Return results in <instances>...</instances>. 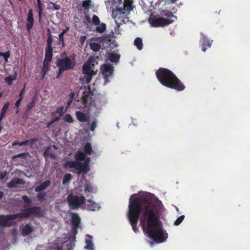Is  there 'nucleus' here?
Returning <instances> with one entry per match:
<instances>
[{
    "mask_svg": "<svg viewBox=\"0 0 250 250\" xmlns=\"http://www.w3.org/2000/svg\"><path fill=\"white\" fill-rule=\"evenodd\" d=\"M136 196L134 194L130 197L127 214L132 229L135 233L138 231L137 225L139 218L143 231L149 238L158 243L164 242L168 234L163 230L162 223L159 220V209L151 201L134 198Z\"/></svg>",
    "mask_w": 250,
    "mask_h": 250,
    "instance_id": "obj_1",
    "label": "nucleus"
},
{
    "mask_svg": "<svg viewBox=\"0 0 250 250\" xmlns=\"http://www.w3.org/2000/svg\"><path fill=\"white\" fill-rule=\"evenodd\" d=\"M156 76L159 82L163 85L176 90H184L186 86L178 77L170 70L161 67L156 72Z\"/></svg>",
    "mask_w": 250,
    "mask_h": 250,
    "instance_id": "obj_2",
    "label": "nucleus"
},
{
    "mask_svg": "<svg viewBox=\"0 0 250 250\" xmlns=\"http://www.w3.org/2000/svg\"><path fill=\"white\" fill-rule=\"evenodd\" d=\"M85 158V153L82 151H78L75 156L76 160L69 161L65 162L64 167H68L71 168H74L75 169L76 173L79 174H81L82 172L86 173L89 170V158H86L83 163L80 162V161H83Z\"/></svg>",
    "mask_w": 250,
    "mask_h": 250,
    "instance_id": "obj_3",
    "label": "nucleus"
},
{
    "mask_svg": "<svg viewBox=\"0 0 250 250\" xmlns=\"http://www.w3.org/2000/svg\"><path fill=\"white\" fill-rule=\"evenodd\" d=\"M132 0H124V2L122 6L113 11L112 13L114 15L115 22L117 24V28L115 29V32H118V34L120 33L119 29L120 25L125 22V15L132 10Z\"/></svg>",
    "mask_w": 250,
    "mask_h": 250,
    "instance_id": "obj_4",
    "label": "nucleus"
},
{
    "mask_svg": "<svg viewBox=\"0 0 250 250\" xmlns=\"http://www.w3.org/2000/svg\"><path fill=\"white\" fill-rule=\"evenodd\" d=\"M57 66L60 68V72L73 69L76 65L74 57H65L58 59L56 62Z\"/></svg>",
    "mask_w": 250,
    "mask_h": 250,
    "instance_id": "obj_5",
    "label": "nucleus"
},
{
    "mask_svg": "<svg viewBox=\"0 0 250 250\" xmlns=\"http://www.w3.org/2000/svg\"><path fill=\"white\" fill-rule=\"evenodd\" d=\"M66 199L69 208L72 209H78L86 201L83 196H78L72 193L68 194Z\"/></svg>",
    "mask_w": 250,
    "mask_h": 250,
    "instance_id": "obj_6",
    "label": "nucleus"
},
{
    "mask_svg": "<svg viewBox=\"0 0 250 250\" xmlns=\"http://www.w3.org/2000/svg\"><path fill=\"white\" fill-rule=\"evenodd\" d=\"M20 218V213L6 215H0V226L2 227H9L15 225V220Z\"/></svg>",
    "mask_w": 250,
    "mask_h": 250,
    "instance_id": "obj_7",
    "label": "nucleus"
},
{
    "mask_svg": "<svg viewBox=\"0 0 250 250\" xmlns=\"http://www.w3.org/2000/svg\"><path fill=\"white\" fill-rule=\"evenodd\" d=\"M20 218H28L31 215L41 216V208L39 207L35 206L24 209L22 212L20 213Z\"/></svg>",
    "mask_w": 250,
    "mask_h": 250,
    "instance_id": "obj_8",
    "label": "nucleus"
},
{
    "mask_svg": "<svg viewBox=\"0 0 250 250\" xmlns=\"http://www.w3.org/2000/svg\"><path fill=\"white\" fill-rule=\"evenodd\" d=\"M91 62H92L91 60H88L83 66V72L85 74L86 83H87L90 82L92 76L96 74V72H95L92 67L89 66V63Z\"/></svg>",
    "mask_w": 250,
    "mask_h": 250,
    "instance_id": "obj_9",
    "label": "nucleus"
},
{
    "mask_svg": "<svg viewBox=\"0 0 250 250\" xmlns=\"http://www.w3.org/2000/svg\"><path fill=\"white\" fill-rule=\"evenodd\" d=\"M82 102L84 106L89 107L94 105V94L91 91H85L83 92V95L82 98Z\"/></svg>",
    "mask_w": 250,
    "mask_h": 250,
    "instance_id": "obj_10",
    "label": "nucleus"
},
{
    "mask_svg": "<svg viewBox=\"0 0 250 250\" xmlns=\"http://www.w3.org/2000/svg\"><path fill=\"white\" fill-rule=\"evenodd\" d=\"M174 21V20L166 19L163 18H158L153 19L151 21V25L153 27H164L169 25Z\"/></svg>",
    "mask_w": 250,
    "mask_h": 250,
    "instance_id": "obj_11",
    "label": "nucleus"
},
{
    "mask_svg": "<svg viewBox=\"0 0 250 250\" xmlns=\"http://www.w3.org/2000/svg\"><path fill=\"white\" fill-rule=\"evenodd\" d=\"M92 22L93 24L95 25H98L100 24L99 26H97L95 28V31L96 32L99 33H103L105 31L106 27V24L104 23H102L100 24V20L97 16L95 15L93 16Z\"/></svg>",
    "mask_w": 250,
    "mask_h": 250,
    "instance_id": "obj_12",
    "label": "nucleus"
},
{
    "mask_svg": "<svg viewBox=\"0 0 250 250\" xmlns=\"http://www.w3.org/2000/svg\"><path fill=\"white\" fill-rule=\"evenodd\" d=\"M102 70V73L105 80V84L109 82L108 78L113 74L114 67L111 64H105L103 66Z\"/></svg>",
    "mask_w": 250,
    "mask_h": 250,
    "instance_id": "obj_13",
    "label": "nucleus"
},
{
    "mask_svg": "<svg viewBox=\"0 0 250 250\" xmlns=\"http://www.w3.org/2000/svg\"><path fill=\"white\" fill-rule=\"evenodd\" d=\"M34 21L33 10L32 9H30L27 15L26 23V27L28 31H30L32 28L34 24Z\"/></svg>",
    "mask_w": 250,
    "mask_h": 250,
    "instance_id": "obj_14",
    "label": "nucleus"
},
{
    "mask_svg": "<svg viewBox=\"0 0 250 250\" xmlns=\"http://www.w3.org/2000/svg\"><path fill=\"white\" fill-rule=\"evenodd\" d=\"M107 103V100L104 96H97L94 103V106L96 108L100 109L102 106L105 105Z\"/></svg>",
    "mask_w": 250,
    "mask_h": 250,
    "instance_id": "obj_15",
    "label": "nucleus"
},
{
    "mask_svg": "<svg viewBox=\"0 0 250 250\" xmlns=\"http://www.w3.org/2000/svg\"><path fill=\"white\" fill-rule=\"evenodd\" d=\"M25 183V181L23 179L15 177L8 183L7 187L9 188H15L17 185H24Z\"/></svg>",
    "mask_w": 250,
    "mask_h": 250,
    "instance_id": "obj_16",
    "label": "nucleus"
},
{
    "mask_svg": "<svg viewBox=\"0 0 250 250\" xmlns=\"http://www.w3.org/2000/svg\"><path fill=\"white\" fill-rule=\"evenodd\" d=\"M202 36V50L203 51L205 52L207 47L209 48L211 45L212 41H209L208 38L203 34H201Z\"/></svg>",
    "mask_w": 250,
    "mask_h": 250,
    "instance_id": "obj_17",
    "label": "nucleus"
},
{
    "mask_svg": "<svg viewBox=\"0 0 250 250\" xmlns=\"http://www.w3.org/2000/svg\"><path fill=\"white\" fill-rule=\"evenodd\" d=\"M85 237V246L84 248L87 250H94V244L92 241V236L89 234H86Z\"/></svg>",
    "mask_w": 250,
    "mask_h": 250,
    "instance_id": "obj_18",
    "label": "nucleus"
},
{
    "mask_svg": "<svg viewBox=\"0 0 250 250\" xmlns=\"http://www.w3.org/2000/svg\"><path fill=\"white\" fill-rule=\"evenodd\" d=\"M86 207L88 210L95 211L100 208V206L96 203L91 199L86 201Z\"/></svg>",
    "mask_w": 250,
    "mask_h": 250,
    "instance_id": "obj_19",
    "label": "nucleus"
},
{
    "mask_svg": "<svg viewBox=\"0 0 250 250\" xmlns=\"http://www.w3.org/2000/svg\"><path fill=\"white\" fill-rule=\"evenodd\" d=\"M71 221L72 225V228H73L74 229H78L79 227L81 219L77 214L73 213L72 214Z\"/></svg>",
    "mask_w": 250,
    "mask_h": 250,
    "instance_id": "obj_20",
    "label": "nucleus"
},
{
    "mask_svg": "<svg viewBox=\"0 0 250 250\" xmlns=\"http://www.w3.org/2000/svg\"><path fill=\"white\" fill-rule=\"evenodd\" d=\"M45 58L43 62L49 63L52 59L53 48H45Z\"/></svg>",
    "mask_w": 250,
    "mask_h": 250,
    "instance_id": "obj_21",
    "label": "nucleus"
},
{
    "mask_svg": "<svg viewBox=\"0 0 250 250\" xmlns=\"http://www.w3.org/2000/svg\"><path fill=\"white\" fill-rule=\"evenodd\" d=\"M34 230V228L30 224H26L22 228L21 233L23 236H27Z\"/></svg>",
    "mask_w": 250,
    "mask_h": 250,
    "instance_id": "obj_22",
    "label": "nucleus"
},
{
    "mask_svg": "<svg viewBox=\"0 0 250 250\" xmlns=\"http://www.w3.org/2000/svg\"><path fill=\"white\" fill-rule=\"evenodd\" d=\"M50 184L51 181L49 180H47L39 186H37L35 188V191L38 192L42 191L47 188L50 185Z\"/></svg>",
    "mask_w": 250,
    "mask_h": 250,
    "instance_id": "obj_23",
    "label": "nucleus"
},
{
    "mask_svg": "<svg viewBox=\"0 0 250 250\" xmlns=\"http://www.w3.org/2000/svg\"><path fill=\"white\" fill-rule=\"evenodd\" d=\"M160 15L165 17L168 18L167 19L174 20V21L177 19V16L174 15L172 11L163 10L160 12Z\"/></svg>",
    "mask_w": 250,
    "mask_h": 250,
    "instance_id": "obj_24",
    "label": "nucleus"
},
{
    "mask_svg": "<svg viewBox=\"0 0 250 250\" xmlns=\"http://www.w3.org/2000/svg\"><path fill=\"white\" fill-rule=\"evenodd\" d=\"M34 141H35L34 139L28 140H26V141H23L21 142H19L17 141H15L12 143V145L13 146H14L16 145H19L21 146H32L34 144Z\"/></svg>",
    "mask_w": 250,
    "mask_h": 250,
    "instance_id": "obj_25",
    "label": "nucleus"
},
{
    "mask_svg": "<svg viewBox=\"0 0 250 250\" xmlns=\"http://www.w3.org/2000/svg\"><path fill=\"white\" fill-rule=\"evenodd\" d=\"M76 116L80 122H85L88 119V117L85 113L80 111H76Z\"/></svg>",
    "mask_w": 250,
    "mask_h": 250,
    "instance_id": "obj_26",
    "label": "nucleus"
},
{
    "mask_svg": "<svg viewBox=\"0 0 250 250\" xmlns=\"http://www.w3.org/2000/svg\"><path fill=\"white\" fill-rule=\"evenodd\" d=\"M47 45L45 48H53L52 47V42H53V37L51 34V30L49 28H48L47 30Z\"/></svg>",
    "mask_w": 250,
    "mask_h": 250,
    "instance_id": "obj_27",
    "label": "nucleus"
},
{
    "mask_svg": "<svg viewBox=\"0 0 250 250\" xmlns=\"http://www.w3.org/2000/svg\"><path fill=\"white\" fill-rule=\"evenodd\" d=\"M43 156L44 157L47 156H49L50 158L52 159H55L56 157V155L54 152L52 151V146H49L46 147L44 152H43Z\"/></svg>",
    "mask_w": 250,
    "mask_h": 250,
    "instance_id": "obj_28",
    "label": "nucleus"
},
{
    "mask_svg": "<svg viewBox=\"0 0 250 250\" xmlns=\"http://www.w3.org/2000/svg\"><path fill=\"white\" fill-rule=\"evenodd\" d=\"M120 55L115 53H111L108 55V60L113 62H118L120 59Z\"/></svg>",
    "mask_w": 250,
    "mask_h": 250,
    "instance_id": "obj_29",
    "label": "nucleus"
},
{
    "mask_svg": "<svg viewBox=\"0 0 250 250\" xmlns=\"http://www.w3.org/2000/svg\"><path fill=\"white\" fill-rule=\"evenodd\" d=\"M37 6L38 9V16L39 21H41L42 14H43V7L41 0H37Z\"/></svg>",
    "mask_w": 250,
    "mask_h": 250,
    "instance_id": "obj_30",
    "label": "nucleus"
},
{
    "mask_svg": "<svg viewBox=\"0 0 250 250\" xmlns=\"http://www.w3.org/2000/svg\"><path fill=\"white\" fill-rule=\"evenodd\" d=\"M17 78L16 74L12 76H9L6 77L4 78V81L8 85H11L12 84L13 81L15 80Z\"/></svg>",
    "mask_w": 250,
    "mask_h": 250,
    "instance_id": "obj_31",
    "label": "nucleus"
},
{
    "mask_svg": "<svg viewBox=\"0 0 250 250\" xmlns=\"http://www.w3.org/2000/svg\"><path fill=\"white\" fill-rule=\"evenodd\" d=\"M134 44L139 50H141L143 47L142 39L139 37L136 38L134 41Z\"/></svg>",
    "mask_w": 250,
    "mask_h": 250,
    "instance_id": "obj_32",
    "label": "nucleus"
},
{
    "mask_svg": "<svg viewBox=\"0 0 250 250\" xmlns=\"http://www.w3.org/2000/svg\"><path fill=\"white\" fill-rule=\"evenodd\" d=\"M47 250H63L62 247L58 245V244L55 243L49 246L47 248Z\"/></svg>",
    "mask_w": 250,
    "mask_h": 250,
    "instance_id": "obj_33",
    "label": "nucleus"
},
{
    "mask_svg": "<svg viewBox=\"0 0 250 250\" xmlns=\"http://www.w3.org/2000/svg\"><path fill=\"white\" fill-rule=\"evenodd\" d=\"M90 47L92 50L94 51H98L100 49L101 46L100 44L98 43L92 42L90 43Z\"/></svg>",
    "mask_w": 250,
    "mask_h": 250,
    "instance_id": "obj_34",
    "label": "nucleus"
},
{
    "mask_svg": "<svg viewBox=\"0 0 250 250\" xmlns=\"http://www.w3.org/2000/svg\"><path fill=\"white\" fill-rule=\"evenodd\" d=\"M84 150L85 154H90L92 152V146L89 143H86L84 146Z\"/></svg>",
    "mask_w": 250,
    "mask_h": 250,
    "instance_id": "obj_35",
    "label": "nucleus"
},
{
    "mask_svg": "<svg viewBox=\"0 0 250 250\" xmlns=\"http://www.w3.org/2000/svg\"><path fill=\"white\" fill-rule=\"evenodd\" d=\"M91 4V0H85L83 1V2L82 3V6L85 10H89L90 8Z\"/></svg>",
    "mask_w": 250,
    "mask_h": 250,
    "instance_id": "obj_36",
    "label": "nucleus"
},
{
    "mask_svg": "<svg viewBox=\"0 0 250 250\" xmlns=\"http://www.w3.org/2000/svg\"><path fill=\"white\" fill-rule=\"evenodd\" d=\"M71 179H72V175L70 174H69V173L66 174L63 177V178L62 180V184L63 185H65L67 183H69L70 182V180H71Z\"/></svg>",
    "mask_w": 250,
    "mask_h": 250,
    "instance_id": "obj_37",
    "label": "nucleus"
},
{
    "mask_svg": "<svg viewBox=\"0 0 250 250\" xmlns=\"http://www.w3.org/2000/svg\"><path fill=\"white\" fill-rule=\"evenodd\" d=\"M63 120L65 122L68 123H72L74 121L73 117L72 116L69 114H66Z\"/></svg>",
    "mask_w": 250,
    "mask_h": 250,
    "instance_id": "obj_38",
    "label": "nucleus"
},
{
    "mask_svg": "<svg viewBox=\"0 0 250 250\" xmlns=\"http://www.w3.org/2000/svg\"><path fill=\"white\" fill-rule=\"evenodd\" d=\"M46 194L44 192H39L37 194V198L40 201H43L45 200Z\"/></svg>",
    "mask_w": 250,
    "mask_h": 250,
    "instance_id": "obj_39",
    "label": "nucleus"
},
{
    "mask_svg": "<svg viewBox=\"0 0 250 250\" xmlns=\"http://www.w3.org/2000/svg\"><path fill=\"white\" fill-rule=\"evenodd\" d=\"M36 103L34 99H33L32 101L28 104L26 107V112L29 111L35 105Z\"/></svg>",
    "mask_w": 250,
    "mask_h": 250,
    "instance_id": "obj_40",
    "label": "nucleus"
},
{
    "mask_svg": "<svg viewBox=\"0 0 250 250\" xmlns=\"http://www.w3.org/2000/svg\"><path fill=\"white\" fill-rule=\"evenodd\" d=\"M84 191L85 192H91L93 191V187L89 184H86L84 186Z\"/></svg>",
    "mask_w": 250,
    "mask_h": 250,
    "instance_id": "obj_41",
    "label": "nucleus"
},
{
    "mask_svg": "<svg viewBox=\"0 0 250 250\" xmlns=\"http://www.w3.org/2000/svg\"><path fill=\"white\" fill-rule=\"evenodd\" d=\"M10 54L9 51H7L4 53L0 52V57L3 56L6 62L8 61V59L10 57Z\"/></svg>",
    "mask_w": 250,
    "mask_h": 250,
    "instance_id": "obj_42",
    "label": "nucleus"
},
{
    "mask_svg": "<svg viewBox=\"0 0 250 250\" xmlns=\"http://www.w3.org/2000/svg\"><path fill=\"white\" fill-rule=\"evenodd\" d=\"M184 218H185L184 215H181L180 217H179L176 220V221L174 222V225L178 226V225H180L183 221Z\"/></svg>",
    "mask_w": 250,
    "mask_h": 250,
    "instance_id": "obj_43",
    "label": "nucleus"
},
{
    "mask_svg": "<svg viewBox=\"0 0 250 250\" xmlns=\"http://www.w3.org/2000/svg\"><path fill=\"white\" fill-rule=\"evenodd\" d=\"M22 199L24 201L25 204L29 206L31 203V199L26 195H23L22 196Z\"/></svg>",
    "mask_w": 250,
    "mask_h": 250,
    "instance_id": "obj_44",
    "label": "nucleus"
},
{
    "mask_svg": "<svg viewBox=\"0 0 250 250\" xmlns=\"http://www.w3.org/2000/svg\"><path fill=\"white\" fill-rule=\"evenodd\" d=\"M9 105H10V103L9 102H7L5 104H4L3 107H2L1 112H3L6 114V113L7 111V110L9 108Z\"/></svg>",
    "mask_w": 250,
    "mask_h": 250,
    "instance_id": "obj_45",
    "label": "nucleus"
},
{
    "mask_svg": "<svg viewBox=\"0 0 250 250\" xmlns=\"http://www.w3.org/2000/svg\"><path fill=\"white\" fill-rule=\"evenodd\" d=\"M49 63H45L44 62H43V66L42 68V71L47 72L49 70Z\"/></svg>",
    "mask_w": 250,
    "mask_h": 250,
    "instance_id": "obj_46",
    "label": "nucleus"
},
{
    "mask_svg": "<svg viewBox=\"0 0 250 250\" xmlns=\"http://www.w3.org/2000/svg\"><path fill=\"white\" fill-rule=\"evenodd\" d=\"M22 99H21V98H19L16 102L15 103V107L17 108H18L17 110L16 111V113H19V110L18 109L19 106H20V105L21 104V102L22 101Z\"/></svg>",
    "mask_w": 250,
    "mask_h": 250,
    "instance_id": "obj_47",
    "label": "nucleus"
},
{
    "mask_svg": "<svg viewBox=\"0 0 250 250\" xmlns=\"http://www.w3.org/2000/svg\"><path fill=\"white\" fill-rule=\"evenodd\" d=\"M59 43H62V46H64V35L62 34H60L59 35Z\"/></svg>",
    "mask_w": 250,
    "mask_h": 250,
    "instance_id": "obj_48",
    "label": "nucleus"
},
{
    "mask_svg": "<svg viewBox=\"0 0 250 250\" xmlns=\"http://www.w3.org/2000/svg\"><path fill=\"white\" fill-rule=\"evenodd\" d=\"M7 175H8V173L7 171H5L4 172H0V180H3Z\"/></svg>",
    "mask_w": 250,
    "mask_h": 250,
    "instance_id": "obj_49",
    "label": "nucleus"
},
{
    "mask_svg": "<svg viewBox=\"0 0 250 250\" xmlns=\"http://www.w3.org/2000/svg\"><path fill=\"white\" fill-rule=\"evenodd\" d=\"M86 39V36H81L79 39V42L81 45H83Z\"/></svg>",
    "mask_w": 250,
    "mask_h": 250,
    "instance_id": "obj_50",
    "label": "nucleus"
},
{
    "mask_svg": "<svg viewBox=\"0 0 250 250\" xmlns=\"http://www.w3.org/2000/svg\"><path fill=\"white\" fill-rule=\"evenodd\" d=\"M28 154H29L28 153H21L18 154V155H14L13 156V158H20V157L26 156L28 155Z\"/></svg>",
    "mask_w": 250,
    "mask_h": 250,
    "instance_id": "obj_51",
    "label": "nucleus"
},
{
    "mask_svg": "<svg viewBox=\"0 0 250 250\" xmlns=\"http://www.w3.org/2000/svg\"><path fill=\"white\" fill-rule=\"evenodd\" d=\"M88 60H91L92 62L89 63V66L94 68L96 60L94 58L90 57Z\"/></svg>",
    "mask_w": 250,
    "mask_h": 250,
    "instance_id": "obj_52",
    "label": "nucleus"
},
{
    "mask_svg": "<svg viewBox=\"0 0 250 250\" xmlns=\"http://www.w3.org/2000/svg\"><path fill=\"white\" fill-rule=\"evenodd\" d=\"M63 110V107H62V106L59 107L57 108L56 112L58 113H60V116L61 117L62 115Z\"/></svg>",
    "mask_w": 250,
    "mask_h": 250,
    "instance_id": "obj_53",
    "label": "nucleus"
},
{
    "mask_svg": "<svg viewBox=\"0 0 250 250\" xmlns=\"http://www.w3.org/2000/svg\"><path fill=\"white\" fill-rule=\"evenodd\" d=\"M96 126H97L96 122L95 121H93L91 123V126H90V130L91 131H94L95 130Z\"/></svg>",
    "mask_w": 250,
    "mask_h": 250,
    "instance_id": "obj_54",
    "label": "nucleus"
},
{
    "mask_svg": "<svg viewBox=\"0 0 250 250\" xmlns=\"http://www.w3.org/2000/svg\"><path fill=\"white\" fill-rule=\"evenodd\" d=\"M52 5L54 9L55 10H59L61 8V7L60 5L53 2H50Z\"/></svg>",
    "mask_w": 250,
    "mask_h": 250,
    "instance_id": "obj_55",
    "label": "nucleus"
},
{
    "mask_svg": "<svg viewBox=\"0 0 250 250\" xmlns=\"http://www.w3.org/2000/svg\"><path fill=\"white\" fill-rule=\"evenodd\" d=\"M25 87V86L24 87ZM24 94V88H23L21 91L20 94H19V98H21V99H23V95Z\"/></svg>",
    "mask_w": 250,
    "mask_h": 250,
    "instance_id": "obj_56",
    "label": "nucleus"
},
{
    "mask_svg": "<svg viewBox=\"0 0 250 250\" xmlns=\"http://www.w3.org/2000/svg\"><path fill=\"white\" fill-rule=\"evenodd\" d=\"M112 0H108L105 1V3L107 7L111 6L113 2L111 1Z\"/></svg>",
    "mask_w": 250,
    "mask_h": 250,
    "instance_id": "obj_57",
    "label": "nucleus"
},
{
    "mask_svg": "<svg viewBox=\"0 0 250 250\" xmlns=\"http://www.w3.org/2000/svg\"><path fill=\"white\" fill-rule=\"evenodd\" d=\"M60 118V116L55 117L54 118L51 119L52 123H55V122L58 121Z\"/></svg>",
    "mask_w": 250,
    "mask_h": 250,
    "instance_id": "obj_58",
    "label": "nucleus"
},
{
    "mask_svg": "<svg viewBox=\"0 0 250 250\" xmlns=\"http://www.w3.org/2000/svg\"><path fill=\"white\" fill-rule=\"evenodd\" d=\"M5 115V113H4L3 112H0V123H1L2 120L3 119V118L4 117Z\"/></svg>",
    "mask_w": 250,
    "mask_h": 250,
    "instance_id": "obj_59",
    "label": "nucleus"
},
{
    "mask_svg": "<svg viewBox=\"0 0 250 250\" xmlns=\"http://www.w3.org/2000/svg\"><path fill=\"white\" fill-rule=\"evenodd\" d=\"M68 29H69V27H66V29L63 30L62 32L61 33V34H62L64 35L67 32V31L68 30Z\"/></svg>",
    "mask_w": 250,
    "mask_h": 250,
    "instance_id": "obj_60",
    "label": "nucleus"
},
{
    "mask_svg": "<svg viewBox=\"0 0 250 250\" xmlns=\"http://www.w3.org/2000/svg\"><path fill=\"white\" fill-rule=\"evenodd\" d=\"M63 72H60V68H59V72H58V75L57 76V78H60L61 75L63 73Z\"/></svg>",
    "mask_w": 250,
    "mask_h": 250,
    "instance_id": "obj_61",
    "label": "nucleus"
},
{
    "mask_svg": "<svg viewBox=\"0 0 250 250\" xmlns=\"http://www.w3.org/2000/svg\"><path fill=\"white\" fill-rule=\"evenodd\" d=\"M46 73H47L46 72L42 71V80H43L44 78Z\"/></svg>",
    "mask_w": 250,
    "mask_h": 250,
    "instance_id": "obj_62",
    "label": "nucleus"
},
{
    "mask_svg": "<svg viewBox=\"0 0 250 250\" xmlns=\"http://www.w3.org/2000/svg\"><path fill=\"white\" fill-rule=\"evenodd\" d=\"M53 124V123H52V121H51L50 122H48L47 124V125H46V127L47 128H49L50 126H51V125Z\"/></svg>",
    "mask_w": 250,
    "mask_h": 250,
    "instance_id": "obj_63",
    "label": "nucleus"
},
{
    "mask_svg": "<svg viewBox=\"0 0 250 250\" xmlns=\"http://www.w3.org/2000/svg\"><path fill=\"white\" fill-rule=\"evenodd\" d=\"M171 10H172L173 14H175L176 13L177 9H176L175 7H173L171 9Z\"/></svg>",
    "mask_w": 250,
    "mask_h": 250,
    "instance_id": "obj_64",
    "label": "nucleus"
}]
</instances>
